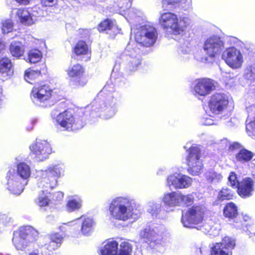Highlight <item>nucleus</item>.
<instances>
[{
	"label": "nucleus",
	"instance_id": "obj_12",
	"mask_svg": "<svg viewBox=\"0 0 255 255\" xmlns=\"http://www.w3.org/2000/svg\"><path fill=\"white\" fill-rule=\"evenodd\" d=\"M67 74L70 78L69 84L73 88L84 86L87 80L84 77V69L79 64H75L68 67Z\"/></svg>",
	"mask_w": 255,
	"mask_h": 255
},
{
	"label": "nucleus",
	"instance_id": "obj_27",
	"mask_svg": "<svg viewBox=\"0 0 255 255\" xmlns=\"http://www.w3.org/2000/svg\"><path fill=\"white\" fill-rule=\"evenodd\" d=\"M237 188L238 193L241 197L248 198L252 196L254 192L253 180L250 177H246L240 182Z\"/></svg>",
	"mask_w": 255,
	"mask_h": 255
},
{
	"label": "nucleus",
	"instance_id": "obj_59",
	"mask_svg": "<svg viewBox=\"0 0 255 255\" xmlns=\"http://www.w3.org/2000/svg\"><path fill=\"white\" fill-rule=\"evenodd\" d=\"M229 148L231 150H234L235 149H239L242 147L241 145L238 142H234L232 144H229Z\"/></svg>",
	"mask_w": 255,
	"mask_h": 255
},
{
	"label": "nucleus",
	"instance_id": "obj_61",
	"mask_svg": "<svg viewBox=\"0 0 255 255\" xmlns=\"http://www.w3.org/2000/svg\"><path fill=\"white\" fill-rule=\"evenodd\" d=\"M59 114L60 113H58V111L57 110H54L52 111L51 115V117H52V118H53V119L56 118V120L57 117Z\"/></svg>",
	"mask_w": 255,
	"mask_h": 255
},
{
	"label": "nucleus",
	"instance_id": "obj_33",
	"mask_svg": "<svg viewBox=\"0 0 255 255\" xmlns=\"http://www.w3.org/2000/svg\"><path fill=\"white\" fill-rule=\"evenodd\" d=\"M205 177L208 183L216 184L220 182L222 178V175L214 170H209L205 173Z\"/></svg>",
	"mask_w": 255,
	"mask_h": 255
},
{
	"label": "nucleus",
	"instance_id": "obj_56",
	"mask_svg": "<svg viewBox=\"0 0 255 255\" xmlns=\"http://www.w3.org/2000/svg\"><path fill=\"white\" fill-rule=\"evenodd\" d=\"M63 197V193L62 192L58 191L55 192L52 194V197L51 199L53 200H60Z\"/></svg>",
	"mask_w": 255,
	"mask_h": 255
},
{
	"label": "nucleus",
	"instance_id": "obj_8",
	"mask_svg": "<svg viewBox=\"0 0 255 255\" xmlns=\"http://www.w3.org/2000/svg\"><path fill=\"white\" fill-rule=\"evenodd\" d=\"M95 108L92 110L93 115L94 112L99 113V116L105 119H109L115 116L118 111V99L116 95H109L104 101L98 103L96 102Z\"/></svg>",
	"mask_w": 255,
	"mask_h": 255
},
{
	"label": "nucleus",
	"instance_id": "obj_11",
	"mask_svg": "<svg viewBox=\"0 0 255 255\" xmlns=\"http://www.w3.org/2000/svg\"><path fill=\"white\" fill-rule=\"evenodd\" d=\"M224 49V43L221 38L213 36L208 38L204 42L203 50L208 57L212 59L219 55Z\"/></svg>",
	"mask_w": 255,
	"mask_h": 255
},
{
	"label": "nucleus",
	"instance_id": "obj_26",
	"mask_svg": "<svg viewBox=\"0 0 255 255\" xmlns=\"http://www.w3.org/2000/svg\"><path fill=\"white\" fill-rule=\"evenodd\" d=\"M76 221L81 223L80 231L83 236H90L93 232L96 226V222L94 219L86 215H82L78 218Z\"/></svg>",
	"mask_w": 255,
	"mask_h": 255
},
{
	"label": "nucleus",
	"instance_id": "obj_55",
	"mask_svg": "<svg viewBox=\"0 0 255 255\" xmlns=\"http://www.w3.org/2000/svg\"><path fill=\"white\" fill-rule=\"evenodd\" d=\"M246 129L248 131H251L252 133L255 134V118L254 121L247 124Z\"/></svg>",
	"mask_w": 255,
	"mask_h": 255
},
{
	"label": "nucleus",
	"instance_id": "obj_28",
	"mask_svg": "<svg viewBox=\"0 0 255 255\" xmlns=\"http://www.w3.org/2000/svg\"><path fill=\"white\" fill-rule=\"evenodd\" d=\"M118 250V242L115 241H109L101 248V255H116Z\"/></svg>",
	"mask_w": 255,
	"mask_h": 255
},
{
	"label": "nucleus",
	"instance_id": "obj_1",
	"mask_svg": "<svg viewBox=\"0 0 255 255\" xmlns=\"http://www.w3.org/2000/svg\"><path fill=\"white\" fill-rule=\"evenodd\" d=\"M63 165L52 164L45 170L36 171L37 186L39 189L38 197L35 202L39 207L48 206L52 196L51 191L57 184V179L64 173Z\"/></svg>",
	"mask_w": 255,
	"mask_h": 255
},
{
	"label": "nucleus",
	"instance_id": "obj_37",
	"mask_svg": "<svg viewBox=\"0 0 255 255\" xmlns=\"http://www.w3.org/2000/svg\"><path fill=\"white\" fill-rule=\"evenodd\" d=\"M11 60L9 58L4 57L0 60V72L2 74L10 76L11 74Z\"/></svg>",
	"mask_w": 255,
	"mask_h": 255
},
{
	"label": "nucleus",
	"instance_id": "obj_2",
	"mask_svg": "<svg viewBox=\"0 0 255 255\" xmlns=\"http://www.w3.org/2000/svg\"><path fill=\"white\" fill-rule=\"evenodd\" d=\"M134 208V200L129 196H117L111 200L109 210L113 219L127 221L129 219L138 218L139 216L135 213Z\"/></svg>",
	"mask_w": 255,
	"mask_h": 255
},
{
	"label": "nucleus",
	"instance_id": "obj_54",
	"mask_svg": "<svg viewBox=\"0 0 255 255\" xmlns=\"http://www.w3.org/2000/svg\"><path fill=\"white\" fill-rule=\"evenodd\" d=\"M229 142L228 141V139L226 138H224L220 141V142L218 143L219 145V148L220 149H226L227 147H228L229 146Z\"/></svg>",
	"mask_w": 255,
	"mask_h": 255
},
{
	"label": "nucleus",
	"instance_id": "obj_60",
	"mask_svg": "<svg viewBox=\"0 0 255 255\" xmlns=\"http://www.w3.org/2000/svg\"><path fill=\"white\" fill-rule=\"evenodd\" d=\"M17 3L20 5H26L29 3L31 0H14Z\"/></svg>",
	"mask_w": 255,
	"mask_h": 255
},
{
	"label": "nucleus",
	"instance_id": "obj_21",
	"mask_svg": "<svg viewBox=\"0 0 255 255\" xmlns=\"http://www.w3.org/2000/svg\"><path fill=\"white\" fill-rule=\"evenodd\" d=\"M56 122L63 128V130H74L82 127L76 123L72 114L67 111L60 113L57 116Z\"/></svg>",
	"mask_w": 255,
	"mask_h": 255
},
{
	"label": "nucleus",
	"instance_id": "obj_3",
	"mask_svg": "<svg viewBox=\"0 0 255 255\" xmlns=\"http://www.w3.org/2000/svg\"><path fill=\"white\" fill-rule=\"evenodd\" d=\"M31 175V169L24 162L17 165V174L14 169H10L7 173V188L13 194L19 195L23 191Z\"/></svg>",
	"mask_w": 255,
	"mask_h": 255
},
{
	"label": "nucleus",
	"instance_id": "obj_29",
	"mask_svg": "<svg viewBox=\"0 0 255 255\" xmlns=\"http://www.w3.org/2000/svg\"><path fill=\"white\" fill-rule=\"evenodd\" d=\"M254 156V154L245 148L240 149L237 151L235 155V159L237 161L241 163H245L251 161Z\"/></svg>",
	"mask_w": 255,
	"mask_h": 255
},
{
	"label": "nucleus",
	"instance_id": "obj_38",
	"mask_svg": "<svg viewBox=\"0 0 255 255\" xmlns=\"http://www.w3.org/2000/svg\"><path fill=\"white\" fill-rule=\"evenodd\" d=\"M14 220L9 214L0 213V233L6 227L11 226Z\"/></svg>",
	"mask_w": 255,
	"mask_h": 255
},
{
	"label": "nucleus",
	"instance_id": "obj_16",
	"mask_svg": "<svg viewBox=\"0 0 255 255\" xmlns=\"http://www.w3.org/2000/svg\"><path fill=\"white\" fill-rule=\"evenodd\" d=\"M235 241L229 237H225L222 242L216 243L211 248V255H232L235 246Z\"/></svg>",
	"mask_w": 255,
	"mask_h": 255
},
{
	"label": "nucleus",
	"instance_id": "obj_19",
	"mask_svg": "<svg viewBox=\"0 0 255 255\" xmlns=\"http://www.w3.org/2000/svg\"><path fill=\"white\" fill-rule=\"evenodd\" d=\"M115 2L118 7L123 9L125 14L128 13L127 16L125 17L129 23L134 24L140 21L143 15L142 11L134 8L125 10L130 5V0H115Z\"/></svg>",
	"mask_w": 255,
	"mask_h": 255
},
{
	"label": "nucleus",
	"instance_id": "obj_17",
	"mask_svg": "<svg viewBox=\"0 0 255 255\" xmlns=\"http://www.w3.org/2000/svg\"><path fill=\"white\" fill-rule=\"evenodd\" d=\"M30 149L37 161L45 160L52 152L49 143L46 140L40 139H37L35 143L31 144Z\"/></svg>",
	"mask_w": 255,
	"mask_h": 255
},
{
	"label": "nucleus",
	"instance_id": "obj_57",
	"mask_svg": "<svg viewBox=\"0 0 255 255\" xmlns=\"http://www.w3.org/2000/svg\"><path fill=\"white\" fill-rule=\"evenodd\" d=\"M56 2V0H41L42 5L45 6H51Z\"/></svg>",
	"mask_w": 255,
	"mask_h": 255
},
{
	"label": "nucleus",
	"instance_id": "obj_53",
	"mask_svg": "<svg viewBox=\"0 0 255 255\" xmlns=\"http://www.w3.org/2000/svg\"><path fill=\"white\" fill-rule=\"evenodd\" d=\"M46 248L49 251H53L59 247V244L57 243H55V242L50 241V242L45 245Z\"/></svg>",
	"mask_w": 255,
	"mask_h": 255
},
{
	"label": "nucleus",
	"instance_id": "obj_50",
	"mask_svg": "<svg viewBox=\"0 0 255 255\" xmlns=\"http://www.w3.org/2000/svg\"><path fill=\"white\" fill-rule=\"evenodd\" d=\"M166 186L169 187L170 190L175 189V175H171L168 176Z\"/></svg>",
	"mask_w": 255,
	"mask_h": 255
},
{
	"label": "nucleus",
	"instance_id": "obj_62",
	"mask_svg": "<svg viewBox=\"0 0 255 255\" xmlns=\"http://www.w3.org/2000/svg\"><path fill=\"white\" fill-rule=\"evenodd\" d=\"M5 45L4 42L2 40V39L0 37V52L2 51L4 48Z\"/></svg>",
	"mask_w": 255,
	"mask_h": 255
},
{
	"label": "nucleus",
	"instance_id": "obj_36",
	"mask_svg": "<svg viewBox=\"0 0 255 255\" xmlns=\"http://www.w3.org/2000/svg\"><path fill=\"white\" fill-rule=\"evenodd\" d=\"M213 224L214 222L213 221L210 220L205 221L202 225L198 226L197 229L205 234H208L210 235L218 234L219 231L214 228Z\"/></svg>",
	"mask_w": 255,
	"mask_h": 255
},
{
	"label": "nucleus",
	"instance_id": "obj_22",
	"mask_svg": "<svg viewBox=\"0 0 255 255\" xmlns=\"http://www.w3.org/2000/svg\"><path fill=\"white\" fill-rule=\"evenodd\" d=\"M160 23L165 30L166 36L173 38L175 31V15L171 12L162 14L160 18Z\"/></svg>",
	"mask_w": 255,
	"mask_h": 255
},
{
	"label": "nucleus",
	"instance_id": "obj_64",
	"mask_svg": "<svg viewBox=\"0 0 255 255\" xmlns=\"http://www.w3.org/2000/svg\"><path fill=\"white\" fill-rule=\"evenodd\" d=\"M196 252L197 255H200L202 254V250L201 248H197Z\"/></svg>",
	"mask_w": 255,
	"mask_h": 255
},
{
	"label": "nucleus",
	"instance_id": "obj_13",
	"mask_svg": "<svg viewBox=\"0 0 255 255\" xmlns=\"http://www.w3.org/2000/svg\"><path fill=\"white\" fill-rule=\"evenodd\" d=\"M139 235L143 242L149 244L152 248L156 249L155 246L160 244L162 238L158 227H146L140 231Z\"/></svg>",
	"mask_w": 255,
	"mask_h": 255
},
{
	"label": "nucleus",
	"instance_id": "obj_14",
	"mask_svg": "<svg viewBox=\"0 0 255 255\" xmlns=\"http://www.w3.org/2000/svg\"><path fill=\"white\" fill-rule=\"evenodd\" d=\"M222 58L230 67L234 69L240 68L244 62L241 52L235 47L227 48L224 51Z\"/></svg>",
	"mask_w": 255,
	"mask_h": 255
},
{
	"label": "nucleus",
	"instance_id": "obj_40",
	"mask_svg": "<svg viewBox=\"0 0 255 255\" xmlns=\"http://www.w3.org/2000/svg\"><path fill=\"white\" fill-rule=\"evenodd\" d=\"M74 51L78 56L85 55L88 54L89 49L85 41H80L75 45Z\"/></svg>",
	"mask_w": 255,
	"mask_h": 255
},
{
	"label": "nucleus",
	"instance_id": "obj_51",
	"mask_svg": "<svg viewBox=\"0 0 255 255\" xmlns=\"http://www.w3.org/2000/svg\"><path fill=\"white\" fill-rule=\"evenodd\" d=\"M162 4L167 9H171L175 6V0H162Z\"/></svg>",
	"mask_w": 255,
	"mask_h": 255
},
{
	"label": "nucleus",
	"instance_id": "obj_9",
	"mask_svg": "<svg viewBox=\"0 0 255 255\" xmlns=\"http://www.w3.org/2000/svg\"><path fill=\"white\" fill-rule=\"evenodd\" d=\"M206 209L202 206H194L182 215L181 222L185 227L194 228L195 225L202 222Z\"/></svg>",
	"mask_w": 255,
	"mask_h": 255
},
{
	"label": "nucleus",
	"instance_id": "obj_42",
	"mask_svg": "<svg viewBox=\"0 0 255 255\" xmlns=\"http://www.w3.org/2000/svg\"><path fill=\"white\" fill-rule=\"evenodd\" d=\"M41 58V52L38 50L34 49L29 52L28 58L26 61L31 63H35L39 62Z\"/></svg>",
	"mask_w": 255,
	"mask_h": 255
},
{
	"label": "nucleus",
	"instance_id": "obj_63",
	"mask_svg": "<svg viewBox=\"0 0 255 255\" xmlns=\"http://www.w3.org/2000/svg\"><path fill=\"white\" fill-rule=\"evenodd\" d=\"M215 123L211 120H207L205 123V125H213Z\"/></svg>",
	"mask_w": 255,
	"mask_h": 255
},
{
	"label": "nucleus",
	"instance_id": "obj_43",
	"mask_svg": "<svg viewBox=\"0 0 255 255\" xmlns=\"http://www.w3.org/2000/svg\"><path fill=\"white\" fill-rule=\"evenodd\" d=\"M233 192L228 188H223L219 192L218 200L220 201L232 199L233 197Z\"/></svg>",
	"mask_w": 255,
	"mask_h": 255
},
{
	"label": "nucleus",
	"instance_id": "obj_7",
	"mask_svg": "<svg viewBox=\"0 0 255 255\" xmlns=\"http://www.w3.org/2000/svg\"><path fill=\"white\" fill-rule=\"evenodd\" d=\"M131 31L134 33V39L136 42V44H132L133 47H136L137 44L145 47H150L156 41L157 33L153 26L149 25H141L135 30L131 27Z\"/></svg>",
	"mask_w": 255,
	"mask_h": 255
},
{
	"label": "nucleus",
	"instance_id": "obj_58",
	"mask_svg": "<svg viewBox=\"0 0 255 255\" xmlns=\"http://www.w3.org/2000/svg\"><path fill=\"white\" fill-rule=\"evenodd\" d=\"M247 112L249 116H252L255 114V106L253 105L247 108Z\"/></svg>",
	"mask_w": 255,
	"mask_h": 255
},
{
	"label": "nucleus",
	"instance_id": "obj_35",
	"mask_svg": "<svg viewBox=\"0 0 255 255\" xmlns=\"http://www.w3.org/2000/svg\"><path fill=\"white\" fill-rule=\"evenodd\" d=\"M192 183V178L187 175H178L176 176V188H187L191 185Z\"/></svg>",
	"mask_w": 255,
	"mask_h": 255
},
{
	"label": "nucleus",
	"instance_id": "obj_20",
	"mask_svg": "<svg viewBox=\"0 0 255 255\" xmlns=\"http://www.w3.org/2000/svg\"><path fill=\"white\" fill-rule=\"evenodd\" d=\"M37 7L32 9L19 8L17 10L16 16L18 20L22 25L31 26L34 24L37 17L39 15Z\"/></svg>",
	"mask_w": 255,
	"mask_h": 255
},
{
	"label": "nucleus",
	"instance_id": "obj_39",
	"mask_svg": "<svg viewBox=\"0 0 255 255\" xmlns=\"http://www.w3.org/2000/svg\"><path fill=\"white\" fill-rule=\"evenodd\" d=\"M132 250V246L129 243L123 242L121 243L116 255H131Z\"/></svg>",
	"mask_w": 255,
	"mask_h": 255
},
{
	"label": "nucleus",
	"instance_id": "obj_44",
	"mask_svg": "<svg viewBox=\"0 0 255 255\" xmlns=\"http://www.w3.org/2000/svg\"><path fill=\"white\" fill-rule=\"evenodd\" d=\"M40 74L41 72L40 70H33L31 69H28L25 72L24 79L28 83L32 84L31 81L39 77Z\"/></svg>",
	"mask_w": 255,
	"mask_h": 255
},
{
	"label": "nucleus",
	"instance_id": "obj_31",
	"mask_svg": "<svg viewBox=\"0 0 255 255\" xmlns=\"http://www.w3.org/2000/svg\"><path fill=\"white\" fill-rule=\"evenodd\" d=\"M9 50L12 56L18 58L23 55L24 47L21 42L14 40L10 45Z\"/></svg>",
	"mask_w": 255,
	"mask_h": 255
},
{
	"label": "nucleus",
	"instance_id": "obj_41",
	"mask_svg": "<svg viewBox=\"0 0 255 255\" xmlns=\"http://www.w3.org/2000/svg\"><path fill=\"white\" fill-rule=\"evenodd\" d=\"M163 201L167 208H174L175 206V192L172 191L171 193L164 195Z\"/></svg>",
	"mask_w": 255,
	"mask_h": 255
},
{
	"label": "nucleus",
	"instance_id": "obj_30",
	"mask_svg": "<svg viewBox=\"0 0 255 255\" xmlns=\"http://www.w3.org/2000/svg\"><path fill=\"white\" fill-rule=\"evenodd\" d=\"M83 201L81 197L75 196L71 197L66 204V209L68 212L79 210L82 207Z\"/></svg>",
	"mask_w": 255,
	"mask_h": 255
},
{
	"label": "nucleus",
	"instance_id": "obj_25",
	"mask_svg": "<svg viewBox=\"0 0 255 255\" xmlns=\"http://www.w3.org/2000/svg\"><path fill=\"white\" fill-rule=\"evenodd\" d=\"M100 32H105L111 37H114L120 32L121 29L118 27L116 21L114 19H106L101 21L98 26Z\"/></svg>",
	"mask_w": 255,
	"mask_h": 255
},
{
	"label": "nucleus",
	"instance_id": "obj_48",
	"mask_svg": "<svg viewBox=\"0 0 255 255\" xmlns=\"http://www.w3.org/2000/svg\"><path fill=\"white\" fill-rule=\"evenodd\" d=\"M190 0H176V10L177 8L187 10L190 6Z\"/></svg>",
	"mask_w": 255,
	"mask_h": 255
},
{
	"label": "nucleus",
	"instance_id": "obj_15",
	"mask_svg": "<svg viewBox=\"0 0 255 255\" xmlns=\"http://www.w3.org/2000/svg\"><path fill=\"white\" fill-rule=\"evenodd\" d=\"M126 54L128 56L126 69L129 72L136 71L141 65V59L139 54L140 50L138 48L129 43L126 48Z\"/></svg>",
	"mask_w": 255,
	"mask_h": 255
},
{
	"label": "nucleus",
	"instance_id": "obj_32",
	"mask_svg": "<svg viewBox=\"0 0 255 255\" xmlns=\"http://www.w3.org/2000/svg\"><path fill=\"white\" fill-rule=\"evenodd\" d=\"M238 214L237 207L234 203H228L224 207L223 215L226 218L233 219L236 218Z\"/></svg>",
	"mask_w": 255,
	"mask_h": 255
},
{
	"label": "nucleus",
	"instance_id": "obj_45",
	"mask_svg": "<svg viewBox=\"0 0 255 255\" xmlns=\"http://www.w3.org/2000/svg\"><path fill=\"white\" fill-rule=\"evenodd\" d=\"M245 78L251 81L255 80V64L249 65L245 69Z\"/></svg>",
	"mask_w": 255,
	"mask_h": 255
},
{
	"label": "nucleus",
	"instance_id": "obj_24",
	"mask_svg": "<svg viewBox=\"0 0 255 255\" xmlns=\"http://www.w3.org/2000/svg\"><path fill=\"white\" fill-rule=\"evenodd\" d=\"M215 89L213 80L210 79H200L194 86V92L198 95L205 96Z\"/></svg>",
	"mask_w": 255,
	"mask_h": 255
},
{
	"label": "nucleus",
	"instance_id": "obj_49",
	"mask_svg": "<svg viewBox=\"0 0 255 255\" xmlns=\"http://www.w3.org/2000/svg\"><path fill=\"white\" fill-rule=\"evenodd\" d=\"M229 184L233 187L237 188L239 184L237 175L234 172H231L228 177Z\"/></svg>",
	"mask_w": 255,
	"mask_h": 255
},
{
	"label": "nucleus",
	"instance_id": "obj_6",
	"mask_svg": "<svg viewBox=\"0 0 255 255\" xmlns=\"http://www.w3.org/2000/svg\"><path fill=\"white\" fill-rule=\"evenodd\" d=\"M55 90H52L48 85H41L33 88L30 97L33 103L39 106H50L56 96Z\"/></svg>",
	"mask_w": 255,
	"mask_h": 255
},
{
	"label": "nucleus",
	"instance_id": "obj_46",
	"mask_svg": "<svg viewBox=\"0 0 255 255\" xmlns=\"http://www.w3.org/2000/svg\"><path fill=\"white\" fill-rule=\"evenodd\" d=\"M161 206L160 204L149 202L148 204L147 211L153 217H156L161 210Z\"/></svg>",
	"mask_w": 255,
	"mask_h": 255
},
{
	"label": "nucleus",
	"instance_id": "obj_4",
	"mask_svg": "<svg viewBox=\"0 0 255 255\" xmlns=\"http://www.w3.org/2000/svg\"><path fill=\"white\" fill-rule=\"evenodd\" d=\"M39 233L30 226L21 227L13 233L12 244L16 250L23 251L36 241Z\"/></svg>",
	"mask_w": 255,
	"mask_h": 255
},
{
	"label": "nucleus",
	"instance_id": "obj_18",
	"mask_svg": "<svg viewBox=\"0 0 255 255\" xmlns=\"http://www.w3.org/2000/svg\"><path fill=\"white\" fill-rule=\"evenodd\" d=\"M229 97L224 94L216 93L212 96L209 103L210 112L212 114L218 115L227 108Z\"/></svg>",
	"mask_w": 255,
	"mask_h": 255
},
{
	"label": "nucleus",
	"instance_id": "obj_52",
	"mask_svg": "<svg viewBox=\"0 0 255 255\" xmlns=\"http://www.w3.org/2000/svg\"><path fill=\"white\" fill-rule=\"evenodd\" d=\"M50 241H52L55 243H56L58 244H60L63 240V237L61 235L58 233H55L51 235L50 236Z\"/></svg>",
	"mask_w": 255,
	"mask_h": 255
},
{
	"label": "nucleus",
	"instance_id": "obj_23",
	"mask_svg": "<svg viewBox=\"0 0 255 255\" xmlns=\"http://www.w3.org/2000/svg\"><path fill=\"white\" fill-rule=\"evenodd\" d=\"M190 23L191 20L185 13H179L178 15H176V36L179 35L182 37L181 40H184Z\"/></svg>",
	"mask_w": 255,
	"mask_h": 255
},
{
	"label": "nucleus",
	"instance_id": "obj_5",
	"mask_svg": "<svg viewBox=\"0 0 255 255\" xmlns=\"http://www.w3.org/2000/svg\"><path fill=\"white\" fill-rule=\"evenodd\" d=\"M55 90H52L48 85H41L33 88L30 97L33 103L39 106H50L56 96Z\"/></svg>",
	"mask_w": 255,
	"mask_h": 255
},
{
	"label": "nucleus",
	"instance_id": "obj_10",
	"mask_svg": "<svg viewBox=\"0 0 255 255\" xmlns=\"http://www.w3.org/2000/svg\"><path fill=\"white\" fill-rule=\"evenodd\" d=\"M187 160L188 171L192 175H198L201 173L203 164L200 159L201 149L198 146H192L188 150Z\"/></svg>",
	"mask_w": 255,
	"mask_h": 255
},
{
	"label": "nucleus",
	"instance_id": "obj_47",
	"mask_svg": "<svg viewBox=\"0 0 255 255\" xmlns=\"http://www.w3.org/2000/svg\"><path fill=\"white\" fill-rule=\"evenodd\" d=\"M2 33L6 34L11 32L13 29V23L10 19H5L1 22Z\"/></svg>",
	"mask_w": 255,
	"mask_h": 255
},
{
	"label": "nucleus",
	"instance_id": "obj_34",
	"mask_svg": "<svg viewBox=\"0 0 255 255\" xmlns=\"http://www.w3.org/2000/svg\"><path fill=\"white\" fill-rule=\"evenodd\" d=\"M194 197L193 195H183L181 193L176 192V206H190L193 204Z\"/></svg>",
	"mask_w": 255,
	"mask_h": 255
}]
</instances>
